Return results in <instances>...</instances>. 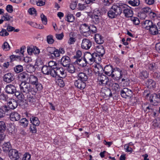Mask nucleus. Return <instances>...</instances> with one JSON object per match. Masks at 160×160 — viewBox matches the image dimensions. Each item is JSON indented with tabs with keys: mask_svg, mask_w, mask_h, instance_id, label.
Segmentation results:
<instances>
[{
	"mask_svg": "<svg viewBox=\"0 0 160 160\" xmlns=\"http://www.w3.org/2000/svg\"><path fill=\"white\" fill-rule=\"evenodd\" d=\"M35 95L31 94V93L26 94V95L27 96V98L25 99V101L29 102L30 104L34 103L36 101L35 98L34 96Z\"/></svg>",
	"mask_w": 160,
	"mask_h": 160,
	"instance_id": "a878e982",
	"label": "nucleus"
},
{
	"mask_svg": "<svg viewBox=\"0 0 160 160\" xmlns=\"http://www.w3.org/2000/svg\"><path fill=\"white\" fill-rule=\"evenodd\" d=\"M93 56V53L91 54L89 52H87L84 54V59L88 63L91 64L94 62Z\"/></svg>",
	"mask_w": 160,
	"mask_h": 160,
	"instance_id": "2eb2a0df",
	"label": "nucleus"
},
{
	"mask_svg": "<svg viewBox=\"0 0 160 160\" xmlns=\"http://www.w3.org/2000/svg\"><path fill=\"white\" fill-rule=\"evenodd\" d=\"M10 59L11 62L17 60V59H21V57L18 56H16L14 55L10 56Z\"/></svg>",
	"mask_w": 160,
	"mask_h": 160,
	"instance_id": "e2e57ef3",
	"label": "nucleus"
},
{
	"mask_svg": "<svg viewBox=\"0 0 160 160\" xmlns=\"http://www.w3.org/2000/svg\"><path fill=\"white\" fill-rule=\"evenodd\" d=\"M54 68H51L48 66L45 65L43 66L42 67V71L44 74L50 75L51 76L53 77V74Z\"/></svg>",
	"mask_w": 160,
	"mask_h": 160,
	"instance_id": "6e6552de",
	"label": "nucleus"
},
{
	"mask_svg": "<svg viewBox=\"0 0 160 160\" xmlns=\"http://www.w3.org/2000/svg\"><path fill=\"white\" fill-rule=\"evenodd\" d=\"M47 41L48 43L49 44H52L54 42V40L53 38V36L49 35L47 36Z\"/></svg>",
	"mask_w": 160,
	"mask_h": 160,
	"instance_id": "4d7b16f0",
	"label": "nucleus"
},
{
	"mask_svg": "<svg viewBox=\"0 0 160 160\" xmlns=\"http://www.w3.org/2000/svg\"><path fill=\"white\" fill-rule=\"evenodd\" d=\"M9 35V33L7 32L6 30L5 29H2L0 32V35L2 36H6Z\"/></svg>",
	"mask_w": 160,
	"mask_h": 160,
	"instance_id": "338daca9",
	"label": "nucleus"
},
{
	"mask_svg": "<svg viewBox=\"0 0 160 160\" xmlns=\"http://www.w3.org/2000/svg\"><path fill=\"white\" fill-rule=\"evenodd\" d=\"M32 85L33 86V87H32V90L33 92V94H36L38 91H41L42 89V85L40 83L39 80L37 81V82H36V83H34Z\"/></svg>",
	"mask_w": 160,
	"mask_h": 160,
	"instance_id": "a211bd4d",
	"label": "nucleus"
},
{
	"mask_svg": "<svg viewBox=\"0 0 160 160\" xmlns=\"http://www.w3.org/2000/svg\"><path fill=\"white\" fill-rule=\"evenodd\" d=\"M29 77L28 74L25 72L19 74L18 76V79L22 82H27Z\"/></svg>",
	"mask_w": 160,
	"mask_h": 160,
	"instance_id": "b1692460",
	"label": "nucleus"
},
{
	"mask_svg": "<svg viewBox=\"0 0 160 160\" xmlns=\"http://www.w3.org/2000/svg\"><path fill=\"white\" fill-rule=\"evenodd\" d=\"M98 79L99 81V84L103 86H105L108 82V77L103 74L98 76Z\"/></svg>",
	"mask_w": 160,
	"mask_h": 160,
	"instance_id": "ddd939ff",
	"label": "nucleus"
},
{
	"mask_svg": "<svg viewBox=\"0 0 160 160\" xmlns=\"http://www.w3.org/2000/svg\"><path fill=\"white\" fill-rule=\"evenodd\" d=\"M101 92L106 97H110L112 96V93L111 89L105 87L102 88Z\"/></svg>",
	"mask_w": 160,
	"mask_h": 160,
	"instance_id": "bb28decb",
	"label": "nucleus"
},
{
	"mask_svg": "<svg viewBox=\"0 0 160 160\" xmlns=\"http://www.w3.org/2000/svg\"><path fill=\"white\" fill-rule=\"evenodd\" d=\"M61 64L65 67H67L71 64V60L68 56L65 55L63 56L60 61Z\"/></svg>",
	"mask_w": 160,
	"mask_h": 160,
	"instance_id": "dca6fc26",
	"label": "nucleus"
},
{
	"mask_svg": "<svg viewBox=\"0 0 160 160\" xmlns=\"http://www.w3.org/2000/svg\"><path fill=\"white\" fill-rule=\"evenodd\" d=\"M149 96L150 102L153 103L154 105H157V103L159 102L160 99L157 94L153 93L150 95L149 93H147L146 95L147 97Z\"/></svg>",
	"mask_w": 160,
	"mask_h": 160,
	"instance_id": "1a4fd4ad",
	"label": "nucleus"
},
{
	"mask_svg": "<svg viewBox=\"0 0 160 160\" xmlns=\"http://www.w3.org/2000/svg\"><path fill=\"white\" fill-rule=\"evenodd\" d=\"M114 76L112 77H111L113 78V79L116 81H119L121 79L122 77L123 73H115L114 74Z\"/></svg>",
	"mask_w": 160,
	"mask_h": 160,
	"instance_id": "09e8293b",
	"label": "nucleus"
},
{
	"mask_svg": "<svg viewBox=\"0 0 160 160\" xmlns=\"http://www.w3.org/2000/svg\"><path fill=\"white\" fill-rule=\"evenodd\" d=\"M154 23L151 20H146L143 23L142 25L146 30H148L149 29L150 27H151Z\"/></svg>",
	"mask_w": 160,
	"mask_h": 160,
	"instance_id": "c756f323",
	"label": "nucleus"
},
{
	"mask_svg": "<svg viewBox=\"0 0 160 160\" xmlns=\"http://www.w3.org/2000/svg\"><path fill=\"white\" fill-rule=\"evenodd\" d=\"M6 128V125L3 121H0V133H3Z\"/></svg>",
	"mask_w": 160,
	"mask_h": 160,
	"instance_id": "de8ad7c7",
	"label": "nucleus"
},
{
	"mask_svg": "<svg viewBox=\"0 0 160 160\" xmlns=\"http://www.w3.org/2000/svg\"><path fill=\"white\" fill-rule=\"evenodd\" d=\"M149 73L147 71L142 70L139 73V77L142 80L148 78L149 77Z\"/></svg>",
	"mask_w": 160,
	"mask_h": 160,
	"instance_id": "c85d7f7f",
	"label": "nucleus"
},
{
	"mask_svg": "<svg viewBox=\"0 0 160 160\" xmlns=\"http://www.w3.org/2000/svg\"><path fill=\"white\" fill-rule=\"evenodd\" d=\"M141 10L142 12H144L147 15V14L149 15L151 10L149 7H146L142 8Z\"/></svg>",
	"mask_w": 160,
	"mask_h": 160,
	"instance_id": "13d9d810",
	"label": "nucleus"
},
{
	"mask_svg": "<svg viewBox=\"0 0 160 160\" xmlns=\"http://www.w3.org/2000/svg\"><path fill=\"white\" fill-rule=\"evenodd\" d=\"M78 79L84 82L86 81L88 79V76L85 73L83 72L79 73L78 75Z\"/></svg>",
	"mask_w": 160,
	"mask_h": 160,
	"instance_id": "ea45409f",
	"label": "nucleus"
},
{
	"mask_svg": "<svg viewBox=\"0 0 160 160\" xmlns=\"http://www.w3.org/2000/svg\"><path fill=\"white\" fill-rule=\"evenodd\" d=\"M3 81L7 83H10L14 80L13 74L9 72L4 74L3 77Z\"/></svg>",
	"mask_w": 160,
	"mask_h": 160,
	"instance_id": "6ab92c4d",
	"label": "nucleus"
},
{
	"mask_svg": "<svg viewBox=\"0 0 160 160\" xmlns=\"http://www.w3.org/2000/svg\"><path fill=\"white\" fill-rule=\"evenodd\" d=\"M131 19L133 22V23L136 25H138L140 23L139 20L137 17H132Z\"/></svg>",
	"mask_w": 160,
	"mask_h": 160,
	"instance_id": "bf43d9fd",
	"label": "nucleus"
},
{
	"mask_svg": "<svg viewBox=\"0 0 160 160\" xmlns=\"http://www.w3.org/2000/svg\"><path fill=\"white\" fill-rule=\"evenodd\" d=\"M92 44V42L90 40L84 38L82 40L81 47L82 49L88 50L91 47Z\"/></svg>",
	"mask_w": 160,
	"mask_h": 160,
	"instance_id": "f8f14e48",
	"label": "nucleus"
},
{
	"mask_svg": "<svg viewBox=\"0 0 160 160\" xmlns=\"http://www.w3.org/2000/svg\"><path fill=\"white\" fill-rule=\"evenodd\" d=\"M41 17L42 23L46 25L47 22V19L46 16L43 13H42L41 15Z\"/></svg>",
	"mask_w": 160,
	"mask_h": 160,
	"instance_id": "680f3d73",
	"label": "nucleus"
},
{
	"mask_svg": "<svg viewBox=\"0 0 160 160\" xmlns=\"http://www.w3.org/2000/svg\"><path fill=\"white\" fill-rule=\"evenodd\" d=\"M124 6H126V4L122 3H118L114 4L112 7L113 8V11H115L118 15H119L122 12Z\"/></svg>",
	"mask_w": 160,
	"mask_h": 160,
	"instance_id": "39448f33",
	"label": "nucleus"
},
{
	"mask_svg": "<svg viewBox=\"0 0 160 160\" xmlns=\"http://www.w3.org/2000/svg\"><path fill=\"white\" fill-rule=\"evenodd\" d=\"M57 82L58 83V86L61 87H63L65 85V83L62 79H58Z\"/></svg>",
	"mask_w": 160,
	"mask_h": 160,
	"instance_id": "052dcab7",
	"label": "nucleus"
},
{
	"mask_svg": "<svg viewBox=\"0 0 160 160\" xmlns=\"http://www.w3.org/2000/svg\"><path fill=\"white\" fill-rule=\"evenodd\" d=\"M128 6L126 4V6H124L123 9V13L124 14L125 16L127 18L131 17L133 15V11L131 9V8L129 7V8L128 7Z\"/></svg>",
	"mask_w": 160,
	"mask_h": 160,
	"instance_id": "f3484780",
	"label": "nucleus"
},
{
	"mask_svg": "<svg viewBox=\"0 0 160 160\" xmlns=\"http://www.w3.org/2000/svg\"><path fill=\"white\" fill-rule=\"evenodd\" d=\"M74 85L76 87L81 90L84 89L86 86L85 82L78 79L75 81Z\"/></svg>",
	"mask_w": 160,
	"mask_h": 160,
	"instance_id": "5701e85b",
	"label": "nucleus"
},
{
	"mask_svg": "<svg viewBox=\"0 0 160 160\" xmlns=\"http://www.w3.org/2000/svg\"><path fill=\"white\" fill-rule=\"evenodd\" d=\"M38 126L33 124H31L29 128L30 131L32 133H35L37 132V129L36 127Z\"/></svg>",
	"mask_w": 160,
	"mask_h": 160,
	"instance_id": "6e6d98bb",
	"label": "nucleus"
},
{
	"mask_svg": "<svg viewBox=\"0 0 160 160\" xmlns=\"http://www.w3.org/2000/svg\"><path fill=\"white\" fill-rule=\"evenodd\" d=\"M103 12L101 9L95 8L93 10V15L94 17L96 23H98L99 22L100 17L103 14Z\"/></svg>",
	"mask_w": 160,
	"mask_h": 160,
	"instance_id": "9d476101",
	"label": "nucleus"
},
{
	"mask_svg": "<svg viewBox=\"0 0 160 160\" xmlns=\"http://www.w3.org/2000/svg\"><path fill=\"white\" fill-rule=\"evenodd\" d=\"M3 150H16L12 148L10 142H5L2 145Z\"/></svg>",
	"mask_w": 160,
	"mask_h": 160,
	"instance_id": "58836bf2",
	"label": "nucleus"
},
{
	"mask_svg": "<svg viewBox=\"0 0 160 160\" xmlns=\"http://www.w3.org/2000/svg\"><path fill=\"white\" fill-rule=\"evenodd\" d=\"M82 55V53L80 50H78L77 51L76 53V55L73 56V58L76 59H79L81 58V56Z\"/></svg>",
	"mask_w": 160,
	"mask_h": 160,
	"instance_id": "864d4df0",
	"label": "nucleus"
},
{
	"mask_svg": "<svg viewBox=\"0 0 160 160\" xmlns=\"http://www.w3.org/2000/svg\"><path fill=\"white\" fill-rule=\"evenodd\" d=\"M90 29V26L85 23L81 24L79 27L80 32L86 37L89 36L91 34Z\"/></svg>",
	"mask_w": 160,
	"mask_h": 160,
	"instance_id": "20e7f679",
	"label": "nucleus"
},
{
	"mask_svg": "<svg viewBox=\"0 0 160 160\" xmlns=\"http://www.w3.org/2000/svg\"><path fill=\"white\" fill-rule=\"evenodd\" d=\"M30 120L32 124L37 126H38L40 124V121L38 118L37 117L32 116L30 118Z\"/></svg>",
	"mask_w": 160,
	"mask_h": 160,
	"instance_id": "473e14b6",
	"label": "nucleus"
},
{
	"mask_svg": "<svg viewBox=\"0 0 160 160\" xmlns=\"http://www.w3.org/2000/svg\"><path fill=\"white\" fill-rule=\"evenodd\" d=\"M65 19L68 22H73L75 20V17L73 14H68L65 17Z\"/></svg>",
	"mask_w": 160,
	"mask_h": 160,
	"instance_id": "a19ab883",
	"label": "nucleus"
},
{
	"mask_svg": "<svg viewBox=\"0 0 160 160\" xmlns=\"http://www.w3.org/2000/svg\"><path fill=\"white\" fill-rule=\"evenodd\" d=\"M152 126L154 129L160 128V118H157L153 120L152 122Z\"/></svg>",
	"mask_w": 160,
	"mask_h": 160,
	"instance_id": "cd10ccee",
	"label": "nucleus"
},
{
	"mask_svg": "<svg viewBox=\"0 0 160 160\" xmlns=\"http://www.w3.org/2000/svg\"><path fill=\"white\" fill-rule=\"evenodd\" d=\"M155 105H151L148 103H145L142 105V110L145 112L152 113L155 110Z\"/></svg>",
	"mask_w": 160,
	"mask_h": 160,
	"instance_id": "423d86ee",
	"label": "nucleus"
},
{
	"mask_svg": "<svg viewBox=\"0 0 160 160\" xmlns=\"http://www.w3.org/2000/svg\"><path fill=\"white\" fill-rule=\"evenodd\" d=\"M20 88L21 91L26 94L30 93L33 94L32 87L27 82H22L20 85Z\"/></svg>",
	"mask_w": 160,
	"mask_h": 160,
	"instance_id": "f03ea898",
	"label": "nucleus"
},
{
	"mask_svg": "<svg viewBox=\"0 0 160 160\" xmlns=\"http://www.w3.org/2000/svg\"><path fill=\"white\" fill-rule=\"evenodd\" d=\"M67 70L70 73H74L75 71V68L74 66L72 64H70L68 66Z\"/></svg>",
	"mask_w": 160,
	"mask_h": 160,
	"instance_id": "603ef678",
	"label": "nucleus"
},
{
	"mask_svg": "<svg viewBox=\"0 0 160 160\" xmlns=\"http://www.w3.org/2000/svg\"><path fill=\"white\" fill-rule=\"evenodd\" d=\"M6 92L9 94H14L16 91V87L11 84L7 85L5 89Z\"/></svg>",
	"mask_w": 160,
	"mask_h": 160,
	"instance_id": "4be33fe9",
	"label": "nucleus"
},
{
	"mask_svg": "<svg viewBox=\"0 0 160 160\" xmlns=\"http://www.w3.org/2000/svg\"><path fill=\"white\" fill-rule=\"evenodd\" d=\"M8 95L5 94L4 93L2 92L0 94V100L6 102L8 101Z\"/></svg>",
	"mask_w": 160,
	"mask_h": 160,
	"instance_id": "5fc2aeb1",
	"label": "nucleus"
},
{
	"mask_svg": "<svg viewBox=\"0 0 160 160\" xmlns=\"http://www.w3.org/2000/svg\"><path fill=\"white\" fill-rule=\"evenodd\" d=\"M160 63L158 62H152L149 63L145 66L146 68L150 71L154 72L158 69L159 67Z\"/></svg>",
	"mask_w": 160,
	"mask_h": 160,
	"instance_id": "0eeeda50",
	"label": "nucleus"
},
{
	"mask_svg": "<svg viewBox=\"0 0 160 160\" xmlns=\"http://www.w3.org/2000/svg\"><path fill=\"white\" fill-rule=\"evenodd\" d=\"M104 73L105 74L111 77H114V69L113 66L112 65H108L106 66L104 68Z\"/></svg>",
	"mask_w": 160,
	"mask_h": 160,
	"instance_id": "9b49d317",
	"label": "nucleus"
},
{
	"mask_svg": "<svg viewBox=\"0 0 160 160\" xmlns=\"http://www.w3.org/2000/svg\"><path fill=\"white\" fill-rule=\"evenodd\" d=\"M18 101L13 99H11L10 101L7 104L0 107V118H2L5 115H9L11 112L12 110L16 108L18 106Z\"/></svg>",
	"mask_w": 160,
	"mask_h": 160,
	"instance_id": "f257e3e1",
	"label": "nucleus"
},
{
	"mask_svg": "<svg viewBox=\"0 0 160 160\" xmlns=\"http://www.w3.org/2000/svg\"><path fill=\"white\" fill-rule=\"evenodd\" d=\"M9 118L10 120L13 122L18 121L20 120L21 118V115L17 112H14L10 114Z\"/></svg>",
	"mask_w": 160,
	"mask_h": 160,
	"instance_id": "aec40b11",
	"label": "nucleus"
},
{
	"mask_svg": "<svg viewBox=\"0 0 160 160\" xmlns=\"http://www.w3.org/2000/svg\"><path fill=\"white\" fill-rule=\"evenodd\" d=\"M28 83L32 85L34 83H36V82L39 80L38 78L37 77L34 75H30L28 78Z\"/></svg>",
	"mask_w": 160,
	"mask_h": 160,
	"instance_id": "4c0bfd02",
	"label": "nucleus"
},
{
	"mask_svg": "<svg viewBox=\"0 0 160 160\" xmlns=\"http://www.w3.org/2000/svg\"><path fill=\"white\" fill-rule=\"evenodd\" d=\"M15 127L13 125H11L8 128V130L9 134H11L14 132Z\"/></svg>",
	"mask_w": 160,
	"mask_h": 160,
	"instance_id": "69168bd1",
	"label": "nucleus"
},
{
	"mask_svg": "<svg viewBox=\"0 0 160 160\" xmlns=\"http://www.w3.org/2000/svg\"><path fill=\"white\" fill-rule=\"evenodd\" d=\"M14 71L16 73H19L22 72L23 70L22 66L20 65H16L14 67Z\"/></svg>",
	"mask_w": 160,
	"mask_h": 160,
	"instance_id": "a18cd8bd",
	"label": "nucleus"
},
{
	"mask_svg": "<svg viewBox=\"0 0 160 160\" xmlns=\"http://www.w3.org/2000/svg\"><path fill=\"white\" fill-rule=\"evenodd\" d=\"M146 84L148 88H154L156 87V84L155 82L152 79H149L146 82Z\"/></svg>",
	"mask_w": 160,
	"mask_h": 160,
	"instance_id": "2f4dec72",
	"label": "nucleus"
},
{
	"mask_svg": "<svg viewBox=\"0 0 160 160\" xmlns=\"http://www.w3.org/2000/svg\"><path fill=\"white\" fill-rule=\"evenodd\" d=\"M53 77L56 78L58 76L60 78H65L67 74L65 72V69L62 67H57L54 68Z\"/></svg>",
	"mask_w": 160,
	"mask_h": 160,
	"instance_id": "7ed1b4c3",
	"label": "nucleus"
},
{
	"mask_svg": "<svg viewBox=\"0 0 160 160\" xmlns=\"http://www.w3.org/2000/svg\"><path fill=\"white\" fill-rule=\"evenodd\" d=\"M97 53H98L99 55L102 57L105 53V51L103 47L102 46L99 45L96 48Z\"/></svg>",
	"mask_w": 160,
	"mask_h": 160,
	"instance_id": "e433bc0d",
	"label": "nucleus"
},
{
	"mask_svg": "<svg viewBox=\"0 0 160 160\" xmlns=\"http://www.w3.org/2000/svg\"><path fill=\"white\" fill-rule=\"evenodd\" d=\"M108 16L109 18L113 19L116 18L118 15L115 11H113V8L112 7L108 12Z\"/></svg>",
	"mask_w": 160,
	"mask_h": 160,
	"instance_id": "7c9ffc66",
	"label": "nucleus"
},
{
	"mask_svg": "<svg viewBox=\"0 0 160 160\" xmlns=\"http://www.w3.org/2000/svg\"><path fill=\"white\" fill-rule=\"evenodd\" d=\"M8 155L11 160H17L19 158L18 151H9Z\"/></svg>",
	"mask_w": 160,
	"mask_h": 160,
	"instance_id": "412c9836",
	"label": "nucleus"
},
{
	"mask_svg": "<svg viewBox=\"0 0 160 160\" xmlns=\"http://www.w3.org/2000/svg\"><path fill=\"white\" fill-rule=\"evenodd\" d=\"M129 4L132 6H138L140 4L139 0H130L128 2Z\"/></svg>",
	"mask_w": 160,
	"mask_h": 160,
	"instance_id": "3c124183",
	"label": "nucleus"
},
{
	"mask_svg": "<svg viewBox=\"0 0 160 160\" xmlns=\"http://www.w3.org/2000/svg\"><path fill=\"white\" fill-rule=\"evenodd\" d=\"M132 93V91L127 88H124L120 91V94L122 97L125 98L131 97Z\"/></svg>",
	"mask_w": 160,
	"mask_h": 160,
	"instance_id": "4468645a",
	"label": "nucleus"
},
{
	"mask_svg": "<svg viewBox=\"0 0 160 160\" xmlns=\"http://www.w3.org/2000/svg\"><path fill=\"white\" fill-rule=\"evenodd\" d=\"M19 123L21 126L24 128H26L28 126V121L26 118H23L20 120Z\"/></svg>",
	"mask_w": 160,
	"mask_h": 160,
	"instance_id": "c03bdc74",
	"label": "nucleus"
},
{
	"mask_svg": "<svg viewBox=\"0 0 160 160\" xmlns=\"http://www.w3.org/2000/svg\"><path fill=\"white\" fill-rule=\"evenodd\" d=\"M2 48L6 51H8L10 49V47L7 42H5L3 43L2 45Z\"/></svg>",
	"mask_w": 160,
	"mask_h": 160,
	"instance_id": "8fccbe9b",
	"label": "nucleus"
},
{
	"mask_svg": "<svg viewBox=\"0 0 160 160\" xmlns=\"http://www.w3.org/2000/svg\"><path fill=\"white\" fill-rule=\"evenodd\" d=\"M94 38L96 42L98 44H102L104 42L102 36L99 34H95Z\"/></svg>",
	"mask_w": 160,
	"mask_h": 160,
	"instance_id": "72a5a7b5",
	"label": "nucleus"
},
{
	"mask_svg": "<svg viewBox=\"0 0 160 160\" xmlns=\"http://www.w3.org/2000/svg\"><path fill=\"white\" fill-rule=\"evenodd\" d=\"M75 63H77L80 67H84L86 66L87 63V62L85 61L84 59H82L81 58L79 59H76Z\"/></svg>",
	"mask_w": 160,
	"mask_h": 160,
	"instance_id": "c9c22d12",
	"label": "nucleus"
},
{
	"mask_svg": "<svg viewBox=\"0 0 160 160\" xmlns=\"http://www.w3.org/2000/svg\"><path fill=\"white\" fill-rule=\"evenodd\" d=\"M120 86L118 84L115 83L113 84L112 90L115 92V93H118L120 92Z\"/></svg>",
	"mask_w": 160,
	"mask_h": 160,
	"instance_id": "79ce46f5",
	"label": "nucleus"
},
{
	"mask_svg": "<svg viewBox=\"0 0 160 160\" xmlns=\"http://www.w3.org/2000/svg\"><path fill=\"white\" fill-rule=\"evenodd\" d=\"M31 155L28 153L26 152L24 155L22 160H30Z\"/></svg>",
	"mask_w": 160,
	"mask_h": 160,
	"instance_id": "774afa93",
	"label": "nucleus"
},
{
	"mask_svg": "<svg viewBox=\"0 0 160 160\" xmlns=\"http://www.w3.org/2000/svg\"><path fill=\"white\" fill-rule=\"evenodd\" d=\"M148 30L149 31L150 33L152 35H155L159 34L157 26L155 23L150 27Z\"/></svg>",
	"mask_w": 160,
	"mask_h": 160,
	"instance_id": "393cba45",
	"label": "nucleus"
},
{
	"mask_svg": "<svg viewBox=\"0 0 160 160\" xmlns=\"http://www.w3.org/2000/svg\"><path fill=\"white\" fill-rule=\"evenodd\" d=\"M153 72L152 73V78L156 80H159L160 79V72L158 71Z\"/></svg>",
	"mask_w": 160,
	"mask_h": 160,
	"instance_id": "49530a36",
	"label": "nucleus"
},
{
	"mask_svg": "<svg viewBox=\"0 0 160 160\" xmlns=\"http://www.w3.org/2000/svg\"><path fill=\"white\" fill-rule=\"evenodd\" d=\"M95 68V71L96 73L98 74V76L102 75L103 72H104L103 67L101 65L98 64L96 66Z\"/></svg>",
	"mask_w": 160,
	"mask_h": 160,
	"instance_id": "f704fd0d",
	"label": "nucleus"
},
{
	"mask_svg": "<svg viewBox=\"0 0 160 160\" xmlns=\"http://www.w3.org/2000/svg\"><path fill=\"white\" fill-rule=\"evenodd\" d=\"M138 16L142 19H144L147 17V15L144 12H142V10L138 13Z\"/></svg>",
	"mask_w": 160,
	"mask_h": 160,
	"instance_id": "0e129e2a",
	"label": "nucleus"
},
{
	"mask_svg": "<svg viewBox=\"0 0 160 160\" xmlns=\"http://www.w3.org/2000/svg\"><path fill=\"white\" fill-rule=\"evenodd\" d=\"M99 54L96 52L93 53L94 62L98 63L101 61L102 60L101 57H102Z\"/></svg>",
	"mask_w": 160,
	"mask_h": 160,
	"instance_id": "37998d69",
	"label": "nucleus"
}]
</instances>
